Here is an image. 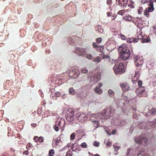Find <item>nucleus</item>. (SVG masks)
Masks as SVG:
<instances>
[{
	"label": "nucleus",
	"mask_w": 156,
	"mask_h": 156,
	"mask_svg": "<svg viewBox=\"0 0 156 156\" xmlns=\"http://www.w3.org/2000/svg\"><path fill=\"white\" fill-rule=\"evenodd\" d=\"M118 50L121 58L124 60H127L130 57V51L126 45L122 44L119 47Z\"/></svg>",
	"instance_id": "nucleus-1"
},
{
	"label": "nucleus",
	"mask_w": 156,
	"mask_h": 156,
	"mask_svg": "<svg viewBox=\"0 0 156 156\" xmlns=\"http://www.w3.org/2000/svg\"><path fill=\"white\" fill-rule=\"evenodd\" d=\"M113 70L116 75L122 74L125 71L123 63H120L118 66L115 64L113 68Z\"/></svg>",
	"instance_id": "nucleus-2"
},
{
	"label": "nucleus",
	"mask_w": 156,
	"mask_h": 156,
	"mask_svg": "<svg viewBox=\"0 0 156 156\" xmlns=\"http://www.w3.org/2000/svg\"><path fill=\"white\" fill-rule=\"evenodd\" d=\"M65 121L64 119L62 118L61 119H57L55 121V124L54 128L56 131H58L59 128L62 129H63L65 125Z\"/></svg>",
	"instance_id": "nucleus-3"
},
{
	"label": "nucleus",
	"mask_w": 156,
	"mask_h": 156,
	"mask_svg": "<svg viewBox=\"0 0 156 156\" xmlns=\"http://www.w3.org/2000/svg\"><path fill=\"white\" fill-rule=\"evenodd\" d=\"M134 140L137 144H145L148 141L147 137L145 136H140L134 137Z\"/></svg>",
	"instance_id": "nucleus-4"
},
{
	"label": "nucleus",
	"mask_w": 156,
	"mask_h": 156,
	"mask_svg": "<svg viewBox=\"0 0 156 156\" xmlns=\"http://www.w3.org/2000/svg\"><path fill=\"white\" fill-rule=\"evenodd\" d=\"M67 115L66 119L68 121L72 122L74 120V116L75 111L73 108L69 109L66 112Z\"/></svg>",
	"instance_id": "nucleus-5"
},
{
	"label": "nucleus",
	"mask_w": 156,
	"mask_h": 156,
	"mask_svg": "<svg viewBox=\"0 0 156 156\" xmlns=\"http://www.w3.org/2000/svg\"><path fill=\"white\" fill-rule=\"evenodd\" d=\"M62 145V142L61 138L58 136L56 139H54L52 142V146L53 147L59 148Z\"/></svg>",
	"instance_id": "nucleus-6"
},
{
	"label": "nucleus",
	"mask_w": 156,
	"mask_h": 156,
	"mask_svg": "<svg viewBox=\"0 0 156 156\" xmlns=\"http://www.w3.org/2000/svg\"><path fill=\"white\" fill-rule=\"evenodd\" d=\"M137 95L139 97H146L147 96L146 92L145 91L144 87H138L136 90Z\"/></svg>",
	"instance_id": "nucleus-7"
},
{
	"label": "nucleus",
	"mask_w": 156,
	"mask_h": 156,
	"mask_svg": "<svg viewBox=\"0 0 156 156\" xmlns=\"http://www.w3.org/2000/svg\"><path fill=\"white\" fill-rule=\"evenodd\" d=\"M80 74V71L77 69L73 68L69 73V75L72 79L76 78Z\"/></svg>",
	"instance_id": "nucleus-8"
},
{
	"label": "nucleus",
	"mask_w": 156,
	"mask_h": 156,
	"mask_svg": "<svg viewBox=\"0 0 156 156\" xmlns=\"http://www.w3.org/2000/svg\"><path fill=\"white\" fill-rule=\"evenodd\" d=\"M77 119L81 122H83L87 119V116L85 113L82 112L77 113L76 115Z\"/></svg>",
	"instance_id": "nucleus-9"
},
{
	"label": "nucleus",
	"mask_w": 156,
	"mask_h": 156,
	"mask_svg": "<svg viewBox=\"0 0 156 156\" xmlns=\"http://www.w3.org/2000/svg\"><path fill=\"white\" fill-rule=\"evenodd\" d=\"M140 75V72L139 69H136L135 71L134 76L132 78V82L133 83L134 82L137 81L139 79Z\"/></svg>",
	"instance_id": "nucleus-10"
},
{
	"label": "nucleus",
	"mask_w": 156,
	"mask_h": 156,
	"mask_svg": "<svg viewBox=\"0 0 156 156\" xmlns=\"http://www.w3.org/2000/svg\"><path fill=\"white\" fill-rule=\"evenodd\" d=\"M86 51L83 48H78L76 47L75 51L74 52L79 55L81 56H83L85 54Z\"/></svg>",
	"instance_id": "nucleus-11"
},
{
	"label": "nucleus",
	"mask_w": 156,
	"mask_h": 156,
	"mask_svg": "<svg viewBox=\"0 0 156 156\" xmlns=\"http://www.w3.org/2000/svg\"><path fill=\"white\" fill-rule=\"evenodd\" d=\"M111 110L110 108H108L106 110H104L102 113V115L103 118L107 119L109 118L111 114Z\"/></svg>",
	"instance_id": "nucleus-12"
},
{
	"label": "nucleus",
	"mask_w": 156,
	"mask_h": 156,
	"mask_svg": "<svg viewBox=\"0 0 156 156\" xmlns=\"http://www.w3.org/2000/svg\"><path fill=\"white\" fill-rule=\"evenodd\" d=\"M156 114V109L154 108H152L148 111L147 113L144 112V115L146 117H150L151 115H154Z\"/></svg>",
	"instance_id": "nucleus-13"
},
{
	"label": "nucleus",
	"mask_w": 156,
	"mask_h": 156,
	"mask_svg": "<svg viewBox=\"0 0 156 156\" xmlns=\"http://www.w3.org/2000/svg\"><path fill=\"white\" fill-rule=\"evenodd\" d=\"M118 2L119 5L124 8L126 7L127 5L128 1V0H116Z\"/></svg>",
	"instance_id": "nucleus-14"
},
{
	"label": "nucleus",
	"mask_w": 156,
	"mask_h": 156,
	"mask_svg": "<svg viewBox=\"0 0 156 156\" xmlns=\"http://www.w3.org/2000/svg\"><path fill=\"white\" fill-rule=\"evenodd\" d=\"M120 86L122 87V90L124 91H126L129 90L130 87L129 85L127 83H122L121 84Z\"/></svg>",
	"instance_id": "nucleus-15"
},
{
	"label": "nucleus",
	"mask_w": 156,
	"mask_h": 156,
	"mask_svg": "<svg viewBox=\"0 0 156 156\" xmlns=\"http://www.w3.org/2000/svg\"><path fill=\"white\" fill-rule=\"evenodd\" d=\"M101 75L99 74H94L93 77V81L94 83H97L100 80Z\"/></svg>",
	"instance_id": "nucleus-16"
},
{
	"label": "nucleus",
	"mask_w": 156,
	"mask_h": 156,
	"mask_svg": "<svg viewBox=\"0 0 156 156\" xmlns=\"http://www.w3.org/2000/svg\"><path fill=\"white\" fill-rule=\"evenodd\" d=\"M143 57H140L137 62H136V63L135 65L137 67H138L140 66H141L143 64Z\"/></svg>",
	"instance_id": "nucleus-17"
},
{
	"label": "nucleus",
	"mask_w": 156,
	"mask_h": 156,
	"mask_svg": "<svg viewBox=\"0 0 156 156\" xmlns=\"http://www.w3.org/2000/svg\"><path fill=\"white\" fill-rule=\"evenodd\" d=\"M148 7H147L146 8L150 11V12H152L154 10V7L153 2H150L148 5Z\"/></svg>",
	"instance_id": "nucleus-18"
},
{
	"label": "nucleus",
	"mask_w": 156,
	"mask_h": 156,
	"mask_svg": "<svg viewBox=\"0 0 156 156\" xmlns=\"http://www.w3.org/2000/svg\"><path fill=\"white\" fill-rule=\"evenodd\" d=\"M94 92L98 94H101L103 92V90L98 87H96L94 89Z\"/></svg>",
	"instance_id": "nucleus-19"
},
{
	"label": "nucleus",
	"mask_w": 156,
	"mask_h": 156,
	"mask_svg": "<svg viewBox=\"0 0 156 156\" xmlns=\"http://www.w3.org/2000/svg\"><path fill=\"white\" fill-rule=\"evenodd\" d=\"M75 152L74 150L70 149L67 152L66 156H73L74 155L73 152Z\"/></svg>",
	"instance_id": "nucleus-20"
},
{
	"label": "nucleus",
	"mask_w": 156,
	"mask_h": 156,
	"mask_svg": "<svg viewBox=\"0 0 156 156\" xmlns=\"http://www.w3.org/2000/svg\"><path fill=\"white\" fill-rule=\"evenodd\" d=\"M150 11L149 10L147 9L146 8L145 10L144 11V16L147 18H148L149 17V12Z\"/></svg>",
	"instance_id": "nucleus-21"
},
{
	"label": "nucleus",
	"mask_w": 156,
	"mask_h": 156,
	"mask_svg": "<svg viewBox=\"0 0 156 156\" xmlns=\"http://www.w3.org/2000/svg\"><path fill=\"white\" fill-rule=\"evenodd\" d=\"M133 17L129 15L123 17V19L127 21H131L132 20Z\"/></svg>",
	"instance_id": "nucleus-22"
},
{
	"label": "nucleus",
	"mask_w": 156,
	"mask_h": 156,
	"mask_svg": "<svg viewBox=\"0 0 156 156\" xmlns=\"http://www.w3.org/2000/svg\"><path fill=\"white\" fill-rule=\"evenodd\" d=\"M93 123V126L95 127V128H97L99 126V122L98 120H95L92 122Z\"/></svg>",
	"instance_id": "nucleus-23"
},
{
	"label": "nucleus",
	"mask_w": 156,
	"mask_h": 156,
	"mask_svg": "<svg viewBox=\"0 0 156 156\" xmlns=\"http://www.w3.org/2000/svg\"><path fill=\"white\" fill-rule=\"evenodd\" d=\"M137 11L138 12V14L139 15H141L142 14V12H144V9L142 7L139 6L138 7Z\"/></svg>",
	"instance_id": "nucleus-24"
},
{
	"label": "nucleus",
	"mask_w": 156,
	"mask_h": 156,
	"mask_svg": "<svg viewBox=\"0 0 156 156\" xmlns=\"http://www.w3.org/2000/svg\"><path fill=\"white\" fill-rule=\"evenodd\" d=\"M95 30L98 31V32L100 33H102L103 32V30L102 29L101 27L100 26H97L95 27Z\"/></svg>",
	"instance_id": "nucleus-25"
},
{
	"label": "nucleus",
	"mask_w": 156,
	"mask_h": 156,
	"mask_svg": "<svg viewBox=\"0 0 156 156\" xmlns=\"http://www.w3.org/2000/svg\"><path fill=\"white\" fill-rule=\"evenodd\" d=\"M108 93L109 94V96L111 97H113L115 94L114 92L111 89H109L108 90Z\"/></svg>",
	"instance_id": "nucleus-26"
},
{
	"label": "nucleus",
	"mask_w": 156,
	"mask_h": 156,
	"mask_svg": "<svg viewBox=\"0 0 156 156\" xmlns=\"http://www.w3.org/2000/svg\"><path fill=\"white\" fill-rule=\"evenodd\" d=\"M101 59L99 56H97L95 58H94L93 59V61L97 63H99L101 62Z\"/></svg>",
	"instance_id": "nucleus-27"
},
{
	"label": "nucleus",
	"mask_w": 156,
	"mask_h": 156,
	"mask_svg": "<svg viewBox=\"0 0 156 156\" xmlns=\"http://www.w3.org/2000/svg\"><path fill=\"white\" fill-rule=\"evenodd\" d=\"M150 41V37L148 36L147 37L146 39H145V38H143L142 40H141V42L142 43H146L149 42Z\"/></svg>",
	"instance_id": "nucleus-28"
},
{
	"label": "nucleus",
	"mask_w": 156,
	"mask_h": 156,
	"mask_svg": "<svg viewBox=\"0 0 156 156\" xmlns=\"http://www.w3.org/2000/svg\"><path fill=\"white\" fill-rule=\"evenodd\" d=\"M131 148H128L126 153V156H133V155L131 153Z\"/></svg>",
	"instance_id": "nucleus-29"
},
{
	"label": "nucleus",
	"mask_w": 156,
	"mask_h": 156,
	"mask_svg": "<svg viewBox=\"0 0 156 156\" xmlns=\"http://www.w3.org/2000/svg\"><path fill=\"white\" fill-rule=\"evenodd\" d=\"M81 72L83 73H87L88 72L87 69L85 67H83L81 69Z\"/></svg>",
	"instance_id": "nucleus-30"
},
{
	"label": "nucleus",
	"mask_w": 156,
	"mask_h": 156,
	"mask_svg": "<svg viewBox=\"0 0 156 156\" xmlns=\"http://www.w3.org/2000/svg\"><path fill=\"white\" fill-rule=\"evenodd\" d=\"M68 42L71 45H73L74 44V41L71 37H69L68 39Z\"/></svg>",
	"instance_id": "nucleus-31"
},
{
	"label": "nucleus",
	"mask_w": 156,
	"mask_h": 156,
	"mask_svg": "<svg viewBox=\"0 0 156 156\" xmlns=\"http://www.w3.org/2000/svg\"><path fill=\"white\" fill-rule=\"evenodd\" d=\"M103 47L101 46H99L96 49V50L97 51L99 52H102L103 51Z\"/></svg>",
	"instance_id": "nucleus-32"
},
{
	"label": "nucleus",
	"mask_w": 156,
	"mask_h": 156,
	"mask_svg": "<svg viewBox=\"0 0 156 156\" xmlns=\"http://www.w3.org/2000/svg\"><path fill=\"white\" fill-rule=\"evenodd\" d=\"M156 120H154V122H149V124L152 127H154L156 126V124H154V122H155Z\"/></svg>",
	"instance_id": "nucleus-33"
},
{
	"label": "nucleus",
	"mask_w": 156,
	"mask_h": 156,
	"mask_svg": "<svg viewBox=\"0 0 156 156\" xmlns=\"http://www.w3.org/2000/svg\"><path fill=\"white\" fill-rule=\"evenodd\" d=\"M69 93L72 95H74L75 94V91L73 87H71L69 90Z\"/></svg>",
	"instance_id": "nucleus-34"
},
{
	"label": "nucleus",
	"mask_w": 156,
	"mask_h": 156,
	"mask_svg": "<svg viewBox=\"0 0 156 156\" xmlns=\"http://www.w3.org/2000/svg\"><path fill=\"white\" fill-rule=\"evenodd\" d=\"M86 57L88 59L91 60L93 58V56L91 54H87L86 55Z\"/></svg>",
	"instance_id": "nucleus-35"
},
{
	"label": "nucleus",
	"mask_w": 156,
	"mask_h": 156,
	"mask_svg": "<svg viewBox=\"0 0 156 156\" xmlns=\"http://www.w3.org/2000/svg\"><path fill=\"white\" fill-rule=\"evenodd\" d=\"M55 153L53 149L50 150L49 152V155L50 156H52Z\"/></svg>",
	"instance_id": "nucleus-36"
},
{
	"label": "nucleus",
	"mask_w": 156,
	"mask_h": 156,
	"mask_svg": "<svg viewBox=\"0 0 156 156\" xmlns=\"http://www.w3.org/2000/svg\"><path fill=\"white\" fill-rule=\"evenodd\" d=\"M150 2H152V1L151 0H142L141 2L142 3L144 4L147 3H150Z\"/></svg>",
	"instance_id": "nucleus-37"
},
{
	"label": "nucleus",
	"mask_w": 156,
	"mask_h": 156,
	"mask_svg": "<svg viewBox=\"0 0 156 156\" xmlns=\"http://www.w3.org/2000/svg\"><path fill=\"white\" fill-rule=\"evenodd\" d=\"M81 146L82 148H86L87 147V145L85 142H83L81 144Z\"/></svg>",
	"instance_id": "nucleus-38"
},
{
	"label": "nucleus",
	"mask_w": 156,
	"mask_h": 156,
	"mask_svg": "<svg viewBox=\"0 0 156 156\" xmlns=\"http://www.w3.org/2000/svg\"><path fill=\"white\" fill-rule=\"evenodd\" d=\"M96 42L98 44H100L102 41V39L101 37L96 38Z\"/></svg>",
	"instance_id": "nucleus-39"
},
{
	"label": "nucleus",
	"mask_w": 156,
	"mask_h": 156,
	"mask_svg": "<svg viewBox=\"0 0 156 156\" xmlns=\"http://www.w3.org/2000/svg\"><path fill=\"white\" fill-rule=\"evenodd\" d=\"M125 12L124 10L123 9L119 11L118 13V14L120 15H123L124 13Z\"/></svg>",
	"instance_id": "nucleus-40"
},
{
	"label": "nucleus",
	"mask_w": 156,
	"mask_h": 156,
	"mask_svg": "<svg viewBox=\"0 0 156 156\" xmlns=\"http://www.w3.org/2000/svg\"><path fill=\"white\" fill-rule=\"evenodd\" d=\"M61 95V93L59 91H56L55 92V95L56 97H59Z\"/></svg>",
	"instance_id": "nucleus-41"
},
{
	"label": "nucleus",
	"mask_w": 156,
	"mask_h": 156,
	"mask_svg": "<svg viewBox=\"0 0 156 156\" xmlns=\"http://www.w3.org/2000/svg\"><path fill=\"white\" fill-rule=\"evenodd\" d=\"M93 47L94 48H95L96 49L99 46L95 42H93L92 43V44Z\"/></svg>",
	"instance_id": "nucleus-42"
},
{
	"label": "nucleus",
	"mask_w": 156,
	"mask_h": 156,
	"mask_svg": "<svg viewBox=\"0 0 156 156\" xmlns=\"http://www.w3.org/2000/svg\"><path fill=\"white\" fill-rule=\"evenodd\" d=\"M115 62V61L114 60H109L108 62L109 65H112Z\"/></svg>",
	"instance_id": "nucleus-43"
},
{
	"label": "nucleus",
	"mask_w": 156,
	"mask_h": 156,
	"mask_svg": "<svg viewBox=\"0 0 156 156\" xmlns=\"http://www.w3.org/2000/svg\"><path fill=\"white\" fill-rule=\"evenodd\" d=\"M75 137V133H72L70 135V139L71 140H73Z\"/></svg>",
	"instance_id": "nucleus-44"
},
{
	"label": "nucleus",
	"mask_w": 156,
	"mask_h": 156,
	"mask_svg": "<svg viewBox=\"0 0 156 156\" xmlns=\"http://www.w3.org/2000/svg\"><path fill=\"white\" fill-rule=\"evenodd\" d=\"M140 56H135L133 58V60L135 62H137L138 60V59L139 58Z\"/></svg>",
	"instance_id": "nucleus-45"
},
{
	"label": "nucleus",
	"mask_w": 156,
	"mask_h": 156,
	"mask_svg": "<svg viewBox=\"0 0 156 156\" xmlns=\"http://www.w3.org/2000/svg\"><path fill=\"white\" fill-rule=\"evenodd\" d=\"M142 82L141 80H139L138 82V85L139 87H143L142 85Z\"/></svg>",
	"instance_id": "nucleus-46"
},
{
	"label": "nucleus",
	"mask_w": 156,
	"mask_h": 156,
	"mask_svg": "<svg viewBox=\"0 0 156 156\" xmlns=\"http://www.w3.org/2000/svg\"><path fill=\"white\" fill-rule=\"evenodd\" d=\"M94 145L97 147H98L99 146L100 144L99 142L97 141H95L94 143Z\"/></svg>",
	"instance_id": "nucleus-47"
},
{
	"label": "nucleus",
	"mask_w": 156,
	"mask_h": 156,
	"mask_svg": "<svg viewBox=\"0 0 156 156\" xmlns=\"http://www.w3.org/2000/svg\"><path fill=\"white\" fill-rule=\"evenodd\" d=\"M39 142L40 143H42L44 141V137L42 136H40L39 137Z\"/></svg>",
	"instance_id": "nucleus-48"
},
{
	"label": "nucleus",
	"mask_w": 156,
	"mask_h": 156,
	"mask_svg": "<svg viewBox=\"0 0 156 156\" xmlns=\"http://www.w3.org/2000/svg\"><path fill=\"white\" fill-rule=\"evenodd\" d=\"M39 137L37 136H35L34 138V140L35 142L39 141Z\"/></svg>",
	"instance_id": "nucleus-49"
},
{
	"label": "nucleus",
	"mask_w": 156,
	"mask_h": 156,
	"mask_svg": "<svg viewBox=\"0 0 156 156\" xmlns=\"http://www.w3.org/2000/svg\"><path fill=\"white\" fill-rule=\"evenodd\" d=\"M138 37H137V38L136 37L135 38L131 39V40L133 42H137L138 41Z\"/></svg>",
	"instance_id": "nucleus-50"
},
{
	"label": "nucleus",
	"mask_w": 156,
	"mask_h": 156,
	"mask_svg": "<svg viewBox=\"0 0 156 156\" xmlns=\"http://www.w3.org/2000/svg\"><path fill=\"white\" fill-rule=\"evenodd\" d=\"M107 3L108 5H110L112 3V0H107Z\"/></svg>",
	"instance_id": "nucleus-51"
},
{
	"label": "nucleus",
	"mask_w": 156,
	"mask_h": 156,
	"mask_svg": "<svg viewBox=\"0 0 156 156\" xmlns=\"http://www.w3.org/2000/svg\"><path fill=\"white\" fill-rule=\"evenodd\" d=\"M137 156H147V155L146 154H143V152H142V153H140V154H137Z\"/></svg>",
	"instance_id": "nucleus-52"
},
{
	"label": "nucleus",
	"mask_w": 156,
	"mask_h": 156,
	"mask_svg": "<svg viewBox=\"0 0 156 156\" xmlns=\"http://www.w3.org/2000/svg\"><path fill=\"white\" fill-rule=\"evenodd\" d=\"M128 7H130V8L133 9L134 8L135 6L132 4H130L128 5Z\"/></svg>",
	"instance_id": "nucleus-53"
},
{
	"label": "nucleus",
	"mask_w": 156,
	"mask_h": 156,
	"mask_svg": "<svg viewBox=\"0 0 156 156\" xmlns=\"http://www.w3.org/2000/svg\"><path fill=\"white\" fill-rule=\"evenodd\" d=\"M114 147L116 151H117L118 150L119 148V147L116 146L115 145H114Z\"/></svg>",
	"instance_id": "nucleus-54"
},
{
	"label": "nucleus",
	"mask_w": 156,
	"mask_h": 156,
	"mask_svg": "<svg viewBox=\"0 0 156 156\" xmlns=\"http://www.w3.org/2000/svg\"><path fill=\"white\" fill-rule=\"evenodd\" d=\"M112 13L111 12H108L107 13V14L108 16H110L112 15Z\"/></svg>",
	"instance_id": "nucleus-55"
},
{
	"label": "nucleus",
	"mask_w": 156,
	"mask_h": 156,
	"mask_svg": "<svg viewBox=\"0 0 156 156\" xmlns=\"http://www.w3.org/2000/svg\"><path fill=\"white\" fill-rule=\"evenodd\" d=\"M32 146V144L30 143H28L27 146V147H28V148L29 147H31Z\"/></svg>",
	"instance_id": "nucleus-56"
},
{
	"label": "nucleus",
	"mask_w": 156,
	"mask_h": 156,
	"mask_svg": "<svg viewBox=\"0 0 156 156\" xmlns=\"http://www.w3.org/2000/svg\"><path fill=\"white\" fill-rule=\"evenodd\" d=\"M23 154H25L26 155H27L29 154L28 151L26 150L23 151Z\"/></svg>",
	"instance_id": "nucleus-57"
},
{
	"label": "nucleus",
	"mask_w": 156,
	"mask_h": 156,
	"mask_svg": "<svg viewBox=\"0 0 156 156\" xmlns=\"http://www.w3.org/2000/svg\"><path fill=\"white\" fill-rule=\"evenodd\" d=\"M31 126L34 128H35L37 124L35 123H33L31 124Z\"/></svg>",
	"instance_id": "nucleus-58"
},
{
	"label": "nucleus",
	"mask_w": 156,
	"mask_h": 156,
	"mask_svg": "<svg viewBox=\"0 0 156 156\" xmlns=\"http://www.w3.org/2000/svg\"><path fill=\"white\" fill-rule=\"evenodd\" d=\"M98 87H101L102 86H103V84L102 83H99L98 84Z\"/></svg>",
	"instance_id": "nucleus-59"
},
{
	"label": "nucleus",
	"mask_w": 156,
	"mask_h": 156,
	"mask_svg": "<svg viewBox=\"0 0 156 156\" xmlns=\"http://www.w3.org/2000/svg\"><path fill=\"white\" fill-rule=\"evenodd\" d=\"M116 130H112V133L113 134H116Z\"/></svg>",
	"instance_id": "nucleus-60"
},
{
	"label": "nucleus",
	"mask_w": 156,
	"mask_h": 156,
	"mask_svg": "<svg viewBox=\"0 0 156 156\" xmlns=\"http://www.w3.org/2000/svg\"><path fill=\"white\" fill-rule=\"evenodd\" d=\"M137 117V115L136 114H133V118L136 119Z\"/></svg>",
	"instance_id": "nucleus-61"
},
{
	"label": "nucleus",
	"mask_w": 156,
	"mask_h": 156,
	"mask_svg": "<svg viewBox=\"0 0 156 156\" xmlns=\"http://www.w3.org/2000/svg\"><path fill=\"white\" fill-rule=\"evenodd\" d=\"M109 58V57L108 56L105 55L103 57V58Z\"/></svg>",
	"instance_id": "nucleus-62"
},
{
	"label": "nucleus",
	"mask_w": 156,
	"mask_h": 156,
	"mask_svg": "<svg viewBox=\"0 0 156 156\" xmlns=\"http://www.w3.org/2000/svg\"><path fill=\"white\" fill-rule=\"evenodd\" d=\"M121 37L122 39H124V40L125 39L126 37L123 35H122Z\"/></svg>",
	"instance_id": "nucleus-63"
},
{
	"label": "nucleus",
	"mask_w": 156,
	"mask_h": 156,
	"mask_svg": "<svg viewBox=\"0 0 156 156\" xmlns=\"http://www.w3.org/2000/svg\"><path fill=\"white\" fill-rule=\"evenodd\" d=\"M132 41L131 40V39H130L129 40L127 41V42L129 43L132 42Z\"/></svg>",
	"instance_id": "nucleus-64"
}]
</instances>
